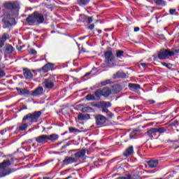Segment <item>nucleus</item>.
<instances>
[{"label": "nucleus", "instance_id": "f257e3e1", "mask_svg": "<svg viewBox=\"0 0 179 179\" xmlns=\"http://www.w3.org/2000/svg\"><path fill=\"white\" fill-rule=\"evenodd\" d=\"M42 114L43 113L40 110L27 114L23 117L22 122L17 124V131H18V132L26 131V129L29 128V125H31V124L34 122H38Z\"/></svg>", "mask_w": 179, "mask_h": 179}, {"label": "nucleus", "instance_id": "f03ea898", "mask_svg": "<svg viewBox=\"0 0 179 179\" xmlns=\"http://www.w3.org/2000/svg\"><path fill=\"white\" fill-rule=\"evenodd\" d=\"M46 17L47 15L35 11L27 17L26 22L29 24H43L45 22Z\"/></svg>", "mask_w": 179, "mask_h": 179}, {"label": "nucleus", "instance_id": "7ed1b4c3", "mask_svg": "<svg viewBox=\"0 0 179 179\" xmlns=\"http://www.w3.org/2000/svg\"><path fill=\"white\" fill-rule=\"evenodd\" d=\"M10 166V161L6 160L0 164V176L1 177H5V176H9L11 173H13V171L9 168Z\"/></svg>", "mask_w": 179, "mask_h": 179}, {"label": "nucleus", "instance_id": "20e7f679", "mask_svg": "<svg viewBox=\"0 0 179 179\" xmlns=\"http://www.w3.org/2000/svg\"><path fill=\"white\" fill-rule=\"evenodd\" d=\"M173 53L169 48L166 49H161L158 52V58L159 59H169L170 57H173Z\"/></svg>", "mask_w": 179, "mask_h": 179}, {"label": "nucleus", "instance_id": "39448f33", "mask_svg": "<svg viewBox=\"0 0 179 179\" xmlns=\"http://www.w3.org/2000/svg\"><path fill=\"white\" fill-rule=\"evenodd\" d=\"M111 94V90L108 87H105L103 89H99L94 92V96L96 99H101L103 96V97H108Z\"/></svg>", "mask_w": 179, "mask_h": 179}, {"label": "nucleus", "instance_id": "423d86ee", "mask_svg": "<svg viewBox=\"0 0 179 179\" xmlns=\"http://www.w3.org/2000/svg\"><path fill=\"white\" fill-rule=\"evenodd\" d=\"M56 82L55 76H50L49 78L44 80L43 85L45 89H52L54 86H55Z\"/></svg>", "mask_w": 179, "mask_h": 179}, {"label": "nucleus", "instance_id": "0eeeda50", "mask_svg": "<svg viewBox=\"0 0 179 179\" xmlns=\"http://www.w3.org/2000/svg\"><path fill=\"white\" fill-rule=\"evenodd\" d=\"M14 13H12L10 15H7L6 17H4L2 20L3 23L4 24V29H6V27H10L15 23V18L10 17L13 16Z\"/></svg>", "mask_w": 179, "mask_h": 179}, {"label": "nucleus", "instance_id": "6e6552de", "mask_svg": "<svg viewBox=\"0 0 179 179\" xmlns=\"http://www.w3.org/2000/svg\"><path fill=\"white\" fill-rule=\"evenodd\" d=\"M105 55V62L106 64H110L114 61V55L113 54V50L109 48L107 51L104 52Z\"/></svg>", "mask_w": 179, "mask_h": 179}, {"label": "nucleus", "instance_id": "1a4fd4ad", "mask_svg": "<svg viewBox=\"0 0 179 179\" xmlns=\"http://www.w3.org/2000/svg\"><path fill=\"white\" fill-rule=\"evenodd\" d=\"M78 22L79 23H87L88 24H90V23L93 22V17H89L85 14H81L79 16Z\"/></svg>", "mask_w": 179, "mask_h": 179}, {"label": "nucleus", "instance_id": "9d476101", "mask_svg": "<svg viewBox=\"0 0 179 179\" xmlns=\"http://www.w3.org/2000/svg\"><path fill=\"white\" fill-rule=\"evenodd\" d=\"M94 118H95V123L96 124V125H104L105 122H107V117H106V116L103 115H94Z\"/></svg>", "mask_w": 179, "mask_h": 179}, {"label": "nucleus", "instance_id": "9b49d317", "mask_svg": "<svg viewBox=\"0 0 179 179\" xmlns=\"http://www.w3.org/2000/svg\"><path fill=\"white\" fill-rule=\"evenodd\" d=\"M35 141L39 145H45L48 142V137L47 134H42L37 137H35Z\"/></svg>", "mask_w": 179, "mask_h": 179}, {"label": "nucleus", "instance_id": "f8f14e48", "mask_svg": "<svg viewBox=\"0 0 179 179\" xmlns=\"http://www.w3.org/2000/svg\"><path fill=\"white\" fill-rule=\"evenodd\" d=\"M5 9L8 10H10V12H13L15 9H17V3L16 1L6 2L3 4Z\"/></svg>", "mask_w": 179, "mask_h": 179}, {"label": "nucleus", "instance_id": "ddd939ff", "mask_svg": "<svg viewBox=\"0 0 179 179\" xmlns=\"http://www.w3.org/2000/svg\"><path fill=\"white\" fill-rule=\"evenodd\" d=\"M3 51L5 55H10L13 51H15V48L12 45L10 44H7L3 47Z\"/></svg>", "mask_w": 179, "mask_h": 179}, {"label": "nucleus", "instance_id": "4468645a", "mask_svg": "<svg viewBox=\"0 0 179 179\" xmlns=\"http://www.w3.org/2000/svg\"><path fill=\"white\" fill-rule=\"evenodd\" d=\"M146 134L150 139H153L157 136V128L152 127L148 129L146 132Z\"/></svg>", "mask_w": 179, "mask_h": 179}, {"label": "nucleus", "instance_id": "2eb2a0df", "mask_svg": "<svg viewBox=\"0 0 179 179\" xmlns=\"http://www.w3.org/2000/svg\"><path fill=\"white\" fill-rule=\"evenodd\" d=\"M77 162L78 159H76V158H73L72 157H66L63 160V164L68 166V164H72V163H76Z\"/></svg>", "mask_w": 179, "mask_h": 179}, {"label": "nucleus", "instance_id": "dca6fc26", "mask_svg": "<svg viewBox=\"0 0 179 179\" xmlns=\"http://www.w3.org/2000/svg\"><path fill=\"white\" fill-rule=\"evenodd\" d=\"M23 75L27 80H31L33 79V73L29 69H24Z\"/></svg>", "mask_w": 179, "mask_h": 179}, {"label": "nucleus", "instance_id": "f3484780", "mask_svg": "<svg viewBox=\"0 0 179 179\" xmlns=\"http://www.w3.org/2000/svg\"><path fill=\"white\" fill-rule=\"evenodd\" d=\"M43 92H44V89L43 88V87H38L34 91H32L31 96H41Z\"/></svg>", "mask_w": 179, "mask_h": 179}, {"label": "nucleus", "instance_id": "a211bd4d", "mask_svg": "<svg viewBox=\"0 0 179 179\" xmlns=\"http://www.w3.org/2000/svg\"><path fill=\"white\" fill-rule=\"evenodd\" d=\"M148 164L150 169H155L159 166V159H151L148 162Z\"/></svg>", "mask_w": 179, "mask_h": 179}, {"label": "nucleus", "instance_id": "6ab92c4d", "mask_svg": "<svg viewBox=\"0 0 179 179\" xmlns=\"http://www.w3.org/2000/svg\"><path fill=\"white\" fill-rule=\"evenodd\" d=\"M42 71L43 72H48V71H52L54 69V64L52 63H47L42 68Z\"/></svg>", "mask_w": 179, "mask_h": 179}, {"label": "nucleus", "instance_id": "aec40b11", "mask_svg": "<svg viewBox=\"0 0 179 179\" xmlns=\"http://www.w3.org/2000/svg\"><path fill=\"white\" fill-rule=\"evenodd\" d=\"M85 155H86V150L82 149L81 150L76 152L74 156L76 160H78V159H82V157H85Z\"/></svg>", "mask_w": 179, "mask_h": 179}, {"label": "nucleus", "instance_id": "412c9836", "mask_svg": "<svg viewBox=\"0 0 179 179\" xmlns=\"http://www.w3.org/2000/svg\"><path fill=\"white\" fill-rule=\"evenodd\" d=\"M125 157H129V156L134 155V146L127 148L123 153Z\"/></svg>", "mask_w": 179, "mask_h": 179}, {"label": "nucleus", "instance_id": "4be33fe9", "mask_svg": "<svg viewBox=\"0 0 179 179\" xmlns=\"http://www.w3.org/2000/svg\"><path fill=\"white\" fill-rule=\"evenodd\" d=\"M78 120H79V121H86L87 120H90V115L80 113L78 115Z\"/></svg>", "mask_w": 179, "mask_h": 179}, {"label": "nucleus", "instance_id": "5701e85b", "mask_svg": "<svg viewBox=\"0 0 179 179\" xmlns=\"http://www.w3.org/2000/svg\"><path fill=\"white\" fill-rule=\"evenodd\" d=\"M129 89H130L131 92H135V90H139V89H141V85L139 84L129 83Z\"/></svg>", "mask_w": 179, "mask_h": 179}, {"label": "nucleus", "instance_id": "b1692460", "mask_svg": "<svg viewBox=\"0 0 179 179\" xmlns=\"http://www.w3.org/2000/svg\"><path fill=\"white\" fill-rule=\"evenodd\" d=\"M59 136L56 134H52L50 135H48V141H50L51 142H55V141H58Z\"/></svg>", "mask_w": 179, "mask_h": 179}, {"label": "nucleus", "instance_id": "393cba45", "mask_svg": "<svg viewBox=\"0 0 179 179\" xmlns=\"http://www.w3.org/2000/svg\"><path fill=\"white\" fill-rule=\"evenodd\" d=\"M90 2V0H77V3L79 6H86Z\"/></svg>", "mask_w": 179, "mask_h": 179}, {"label": "nucleus", "instance_id": "a878e982", "mask_svg": "<svg viewBox=\"0 0 179 179\" xmlns=\"http://www.w3.org/2000/svg\"><path fill=\"white\" fill-rule=\"evenodd\" d=\"M17 92L20 94L24 95V94H29L30 92L28 90L26 89H22V88H16Z\"/></svg>", "mask_w": 179, "mask_h": 179}, {"label": "nucleus", "instance_id": "bb28decb", "mask_svg": "<svg viewBox=\"0 0 179 179\" xmlns=\"http://www.w3.org/2000/svg\"><path fill=\"white\" fill-rule=\"evenodd\" d=\"M158 6H166L167 3L164 0H153Z\"/></svg>", "mask_w": 179, "mask_h": 179}, {"label": "nucleus", "instance_id": "cd10ccee", "mask_svg": "<svg viewBox=\"0 0 179 179\" xmlns=\"http://www.w3.org/2000/svg\"><path fill=\"white\" fill-rule=\"evenodd\" d=\"M10 38V36H9V33H4L0 38L1 41L4 42L6 41V40H9Z\"/></svg>", "mask_w": 179, "mask_h": 179}, {"label": "nucleus", "instance_id": "c85d7f7f", "mask_svg": "<svg viewBox=\"0 0 179 179\" xmlns=\"http://www.w3.org/2000/svg\"><path fill=\"white\" fill-rule=\"evenodd\" d=\"M112 104L111 103L108 101H101V107H105L106 108H108V107H111Z\"/></svg>", "mask_w": 179, "mask_h": 179}, {"label": "nucleus", "instance_id": "c756f323", "mask_svg": "<svg viewBox=\"0 0 179 179\" xmlns=\"http://www.w3.org/2000/svg\"><path fill=\"white\" fill-rule=\"evenodd\" d=\"M86 100L88 101L96 100V96L94 94H89L85 96Z\"/></svg>", "mask_w": 179, "mask_h": 179}, {"label": "nucleus", "instance_id": "7c9ffc66", "mask_svg": "<svg viewBox=\"0 0 179 179\" xmlns=\"http://www.w3.org/2000/svg\"><path fill=\"white\" fill-rule=\"evenodd\" d=\"M69 131L70 134H76L78 132H80V130L73 127H69Z\"/></svg>", "mask_w": 179, "mask_h": 179}, {"label": "nucleus", "instance_id": "2f4dec72", "mask_svg": "<svg viewBox=\"0 0 179 179\" xmlns=\"http://www.w3.org/2000/svg\"><path fill=\"white\" fill-rule=\"evenodd\" d=\"M167 129L166 127H159L157 128V134H164V132H166Z\"/></svg>", "mask_w": 179, "mask_h": 179}, {"label": "nucleus", "instance_id": "473e14b6", "mask_svg": "<svg viewBox=\"0 0 179 179\" xmlns=\"http://www.w3.org/2000/svg\"><path fill=\"white\" fill-rule=\"evenodd\" d=\"M171 52H173V55H172V57H174L176 55V54H179V47L173 48L171 50Z\"/></svg>", "mask_w": 179, "mask_h": 179}, {"label": "nucleus", "instance_id": "72a5a7b5", "mask_svg": "<svg viewBox=\"0 0 179 179\" xmlns=\"http://www.w3.org/2000/svg\"><path fill=\"white\" fill-rule=\"evenodd\" d=\"M124 56V51L121 50H116V57L117 58H121Z\"/></svg>", "mask_w": 179, "mask_h": 179}, {"label": "nucleus", "instance_id": "f704fd0d", "mask_svg": "<svg viewBox=\"0 0 179 179\" xmlns=\"http://www.w3.org/2000/svg\"><path fill=\"white\" fill-rule=\"evenodd\" d=\"M127 76L123 72L119 71L116 73L115 78H125Z\"/></svg>", "mask_w": 179, "mask_h": 179}, {"label": "nucleus", "instance_id": "c9c22d12", "mask_svg": "<svg viewBox=\"0 0 179 179\" xmlns=\"http://www.w3.org/2000/svg\"><path fill=\"white\" fill-rule=\"evenodd\" d=\"M161 64L163 65V66L168 68V69H171V66H173V64L170 63L161 62Z\"/></svg>", "mask_w": 179, "mask_h": 179}, {"label": "nucleus", "instance_id": "e433bc0d", "mask_svg": "<svg viewBox=\"0 0 179 179\" xmlns=\"http://www.w3.org/2000/svg\"><path fill=\"white\" fill-rule=\"evenodd\" d=\"M85 111L87 113H94V109H93L92 107H85L84 108Z\"/></svg>", "mask_w": 179, "mask_h": 179}, {"label": "nucleus", "instance_id": "4c0bfd02", "mask_svg": "<svg viewBox=\"0 0 179 179\" xmlns=\"http://www.w3.org/2000/svg\"><path fill=\"white\" fill-rule=\"evenodd\" d=\"M138 134V130H134L131 134H130V138L131 139H134L135 136H136V134Z\"/></svg>", "mask_w": 179, "mask_h": 179}, {"label": "nucleus", "instance_id": "58836bf2", "mask_svg": "<svg viewBox=\"0 0 179 179\" xmlns=\"http://www.w3.org/2000/svg\"><path fill=\"white\" fill-rule=\"evenodd\" d=\"M91 106H92V107H96V108H101V102H99V103H92Z\"/></svg>", "mask_w": 179, "mask_h": 179}, {"label": "nucleus", "instance_id": "ea45409f", "mask_svg": "<svg viewBox=\"0 0 179 179\" xmlns=\"http://www.w3.org/2000/svg\"><path fill=\"white\" fill-rule=\"evenodd\" d=\"M110 80H107L106 81H103L101 83V86H106V85H109V83H110Z\"/></svg>", "mask_w": 179, "mask_h": 179}, {"label": "nucleus", "instance_id": "a19ab883", "mask_svg": "<svg viewBox=\"0 0 179 179\" xmlns=\"http://www.w3.org/2000/svg\"><path fill=\"white\" fill-rule=\"evenodd\" d=\"M176 12H177V9H176V8H171L169 10V15H174V13H176Z\"/></svg>", "mask_w": 179, "mask_h": 179}, {"label": "nucleus", "instance_id": "79ce46f5", "mask_svg": "<svg viewBox=\"0 0 179 179\" xmlns=\"http://www.w3.org/2000/svg\"><path fill=\"white\" fill-rule=\"evenodd\" d=\"M106 115H108V117H109L110 118H113L114 117V113H111V111L108 110L106 113Z\"/></svg>", "mask_w": 179, "mask_h": 179}, {"label": "nucleus", "instance_id": "37998d69", "mask_svg": "<svg viewBox=\"0 0 179 179\" xmlns=\"http://www.w3.org/2000/svg\"><path fill=\"white\" fill-rule=\"evenodd\" d=\"M171 127H177V125H178V120H174L173 122H172V123L171 124Z\"/></svg>", "mask_w": 179, "mask_h": 179}, {"label": "nucleus", "instance_id": "c03bdc74", "mask_svg": "<svg viewBox=\"0 0 179 179\" xmlns=\"http://www.w3.org/2000/svg\"><path fill=\"white\" fill-rule=\"evenodd\" d=\"M3 76H5V71L2 69H0V78H3Z\"/></svg>", "mask_w": 179, "mask_h": 179}, {"label": "nucleus", "instance_id": "a18cd8bd", "mask_svg": "<svg viewBox=\"0 0 179 179\" xmlns=\"http://www.w3.org/2000/svg\"><path fill=\"white\" fill-rule=\"evenodd\" d=\"M87 29L89 30H93V29H94V24H90L87 27Z\"/></svg>", "mask_w": 179, "mask_h": 179}, {"label": "nucleus", "instance_id": "49530a36", "mask_svg": "<svg viewBox=\"0 0 179 179\" xmlns=\"http://www.w3.org/2000/svg\"><path fill=\"white\" fill-rule=\"evenodd\" d=\"M31 54L32 55H36L37 54V51L35 50L34 49H31Z\"/></svg>", "mask_w": 179, "mask_h": 179}, {"label": "nucleus", "instance_id": "de8ad7c7", "mask_svg": "<svg viewBox=\"0 0 179 179\" xmlns=\"http://www.w3.org/2000/svg\"><path fill=\"white\" fill-rule=\"evenodd\" d=\"M101 108L102 109V113H106L108 111V109L107 108L105 107H101Z\"/></svg>", "mask_w": 179, "mask_h": 179}, {"label": "nucleus", "instance_id": "09e8293b", "mask_svg": "<svg viewBox=\"0 0 179 179\" xmlns=\"http://www.w3.org/2000/svg\"><path fill=\"white\" fill-rule=\"evenodd\" d=\"M5 45V42L0 39V48H2Z\"/></svg>", "mask_w": 179, "mask_h": 179}, {"label": "nucleus", "instance_id": "8fccbe9b", "mask_svg": "<svg viewBox=\"0 0 179 179\" xmlns=\"http://www.w3.org/2000/svg\"><path fill=\"white\" fill-rule=\"evenodd\" d=\"M148 103H150V104H155V103H156V101L153 99H150L148 100Z\"/></svg>", "mask_w": 179, "mask_h": 179}, {"label": "nucleus", "instance_id": "3c124183", "mask_svg": "<svg viewBox=\"0 0 179 179\" xmlns=\"http://www.w3.org/2000/svg\"><path fill=\"white\" fill-rule=\"evenodd\" d=\"M141 66H143V68H146L148 67V64L146 63H141Z\"/></svg>", "mask_w": 179, "mask_h": 179}, {"label": "nucleus", "instance_id": "603ef678", "mask_svg": "<svg viewBox=\"0 0 179 179\" xmlns=\"http://www.w3.org/2000/svg\"><path fill=\"white\" fill-rule=\"evenodd\" d=\"M90 75H92V72H88L83 76V78H87V76H90Z\"/></svg>", "mask_w": 179, "mask_h": 179}, {"label": "nucleus", "instance_id": "864d4df0", "mask_svg": "<svg viewBox=\"0 0 179 179\" xmlns=\"http://www.w3.org/2000/svg\"><path fill=\"white\" fill-rule=\"evenodd\" d=\"M6 132V129H3L1 131V135H3V134H5Z\"/></svg>", "mask_w": 179, "mask_h": 179}, {"label": "nucleus", "instance_id": "5fc2aeb1", "mask_svg": "<svg viewBox=\"0 0 179 179\" xmlns=\"http://www.w3.org/2000/svg\"><path fill=\"white\" fill-rule=\"evenodd\" d=\"M139 27H134V31H139Z\"/></svg>", "mask_w": 179, "mask_h": 179}, {"label": "nucleus", "instance_id": "6e6d98bb", "mask_svg": "<svg viewBox=\"0 0 179 179\" xmlns=\"http://www.w3.org/2000/svg\"><path fill=\"white\" fill-rule=\"evenodd\" d=\"M68 171H69V169H66V170L64 171L63 173H64V174H66V172H68Z\"/></svg>", "mask_w": 179, "mask_h": 179}, {"label": "nucleus", "instance_id": "4d7b16f0", "mask_svg": "<svg viewBox=\"0 0 179 179\" xmlns=\"http://www.w3.org/2000/svg\"><path fill=\"white\" fill-rule=\"evenodd\" d=\"M31 142H33L31 140H28V141H27V143H31Z\"/></svg>", "mask_w": 179, "mask_h": 179}, {"label": "nucleus", "instance_id": "13d9d810", "mask_svg": "<svg viewBox=\"0 0 179 179\" xmlns=\"http://www.w3.org/2000/svg\"><path fill=\"white\" fill-rule=\"evenodd\" d=\"M43 179H50V178H48V177H43Z\"/></svg>", "mask_w": 179, "mask_h": 179}, {"label": "nucleus", "instance_id": "bf43d9fd", "mask_svg": "<svg viewBox=\"0 0 179 179\" xmlns=\"http://www.w3.org/2000/svg\"><path fill=\"white\" fill-rule=\"evenodd\" d=\"M66 146H67V145H64V146L62 147V148L64 149V148H66Z\"/></svg>", "mask_w": 179, "mask_h": 179}, {"label": "nucleus", "instance_id": "052dcab7", "mask_svg": "<svg viewBox=\"0 0 179 179\" xmlns=\"http://www.w3.org/2000/svg\"><path fill=\"white\" fill-rule=\"evenodd\" d=\"M32 146H34V147L36 146V144H32Z\"/></svg>", "mask_w": 179, "mask_h": 179}, {"label": "nucleus", "instance_id": "680f3d73", "mask_svg": "<svg viewBox=\"0 0 179 179\" xmlns=\"http://www.w3.org/2000/svg\"><path fill=\"white\" fill-rule=\"evenodd\" d=\"M99 33H101V30H99Z\"/></svg>", "mask_w": 179, "mask_h": 179}, {"label": "nucleus", "instance_id": "e2e57ef3", "mask_svg": "<svg viewBox=\"0 0 179 179\" xmlns=\"http://www.w3.org/2000/svg\"><path fill=\"white\" fill-rule=\"evenodd\" d=\"M174 149H177V148H174Z\"/></svg>", "mask_w": 179, "mask_h": 179}, {"label": "nucleus", "instance_id": "0e129e2a", "mask_svg": "<svg viewBox=\"0 0 179 179\" xmlns=\"http://www.w3.org/2000/svg\"><path fill=\"white\" fill-rule=\"evenodd\" d=\"M134 1H136V0H134Z\"/></svg>", "mask_w": 179, "mask_h": 179}]
</instances>
